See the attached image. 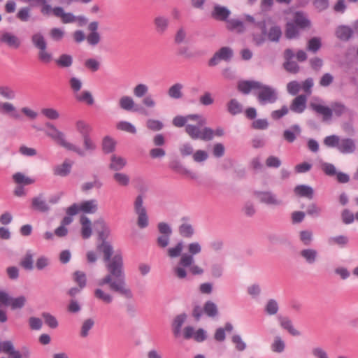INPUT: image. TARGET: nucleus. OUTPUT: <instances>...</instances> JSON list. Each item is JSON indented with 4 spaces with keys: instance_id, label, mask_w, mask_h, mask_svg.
Instances as JSON below:
<instances>
[{
    "instance_id": "f257e3e1",
    "label": "nucleus",
    "mask_w": 358,
    "mask_h": 358,
    "mask_svg": "<svg viewBox=\"0 0 358 358\" xmlns=\"http://www.w3.org/2000/svg\"><path fill=\"white\" fill-rule=\"evenodd\" d=\"M94 226L98 234V241H100L96 245V251L99 254L103 255V260L108 271V274L99 280L98 285H107L110 291L127 299H132V291L126 282L122 255L120 252H117L112 257L113 247L111 243L107 241L110 235L109 227L102 219L95 221Z\"/></svg>"
},
{
    "instance_id": "f03ea898",
    "label": "nucleus",
    "mask_w": 358,
    "mask_h": 358,
    "mask_svg": "<svg viewBox=\"0 0 358 358\" xmlns=\"http://www.w3.org/2000/svg\"><path fill=\"white\" fill-rule=\"evenodd\" d=\"M47 129H45V134L48 137L51 138L57 144L64 148L67 150L73 151L78 154L80 157L85 155V152L80 148L69 143L65 139V134L57 129V127L51 122H46L45 124Z\"/></svg>"
},
{
    "instance_id": "7ed1b4c3",
    "label": "nucleus",
    "mask_w": 358,
    "mask_h": 358,
    "mask_svg": "<svg viewBox=\"0 0 358 358\" xmlns=\"http://www.w3.org/2000/svg\"><path fill=\"white\" fill-rule=\"evenodd\" d=\"M310 108L317 113L322 115L324 122L330 120L333 113L336 116L340 117L346 110L345 105L339 102L333 103L331 108L316 103H310Z\"/></svg>"
},
{
    "instance_id": "20e7f679",
    "label": "nucleus",
    "mask_w": 358,
    "mask_h": 358,
    "mask_svg": "<svg viewBox=\"0 0 358 358\" xmlns=\"http://www.w3.org/2000/svg\"><path fill=\"white\" fill-rule=\"evenodd\" d=\"M31 41L38 50V59L44 64L50 63L52 60V54L47 50L48 44L43 35L41 32L35 33L31 36Z\"/></svg>"
},
{
    "instance_id": "39448f33",
    "label": "nucleus",
    "mask_w": 358,
    "mask_h": 358,
    "mask_svg": "<svg viewBox=\"0 0 358 358\" xmlns=\"http://www.w3.org/2000/svg\"><path fill=\"white\" fill-rule=\"evenodd\" d=\"M257 90L258 91L254 94L262 106L274 103L278 99L277 90L271 86L264 85L259 82V87Z\"/></svg>"
},
{
    "instance_id": "423d86ee",
    "label": "nucleus",
    "mask_w": 358,
    "mask_h": 358,
    "mask_svg": "<svg viewBox=\"0 0 358 358\" xmlns=\"http://www.w3.org/2000/svg\"><path fill=\"white\" fill-rule=\"evenodd\" d=\"M201 126L188 124L185 127V131L193 139H200L204 141H209L213 138L214 131L210 127H204L201 130Z\"/></svg>"
},
{
    "instance_id": "0eeeda50",
    "label": "nucleus",
    "mask_w": 358,
    "mask_h": 358,
    "mask_svg": "<svg viewBox=\"0 0 358 358\" xmlns=\"http://www.w3.org/2000/svg\"><path fill=\"white\" fill-rule=\"evenodd\" d=\"M143 203V196L141 194L138 195L134 201V210L138 215L137 224L141 229H144L148 226V217L146 209Z\"/></svg>"
},
{
    "instance_id": "6e6552de",
    "label": "nucleus",
    "mask_w": 358,
    "mask_h": 358,
    "mask_svg": "<svg viewBox=\"0 0 358 358\" xmlns=\"http://www.w3.org/2000/svg\"><path fill=\"white\" fill-rule=\"evenodd\" d=\"M201 247L197 242L191 243L188 245V254H183L180 259L179 265L183 267L191 266L194 262V255L200 253Z\"/></svg>"
},
{
    "instance_id": "1a4fd4ad",
    "label": "nucleus",
    "mask_w": 358,
    "mask_h": 358,
    "mask_svg": "<svg viewBox=\"0 0 358 358\" xmlns=\"http://www.w3.org/2000/svg\"><path fill=\"white\" fill-rule=\"evenodd\" d=\"M157 229L161 235L157 238V244L159 248H164L169 244L172 229L169 224L164 222L158 223Z\"/></svg>"
},
{
    "instance_id": "9d476101",
    "label": "nucleus",
    "mask_w": 358,
    "mask_h": 358,
    "mask_svg": "<svg viewBox=\"0 0 358 358\" xmlns=\"http://www.w3.org/2000/svg\"><path fill=\"white\" fill-rule=\"evenodd\" d=\"M233 57V50L229 47H222L209 59L208 65L214 66L221 60L229 61Z\"/></svg>"
},
{
    "instance_id": "9b49d317",
    "label": "nucleus",
    "mask_w": 358,
    "mask_h": 358,
    "mask_svg": "<svg viewBox=\"0 0 358 358\" xmlns=\"http://www.w3.org/2000/svg\"><path fill=\"white\" fill-rule=\"evenodd\" d=\"M0 43L12 49H18L21 45V41L14 34L3 31L0 32Z\"/></svg>"
},
{
    "instance_id": "f8f14e48",
    "label": "nucleus",
    "mask_w": 358,
    "mask_h": 358,
    "mask_svg": "<svg viewBox=\"0 0 358 358\" xmlns=\"http://www.w3.org/2000/svg\"><path fill=\"white\" fill-rule=\"evenodd\" d=\"M119 106L122 109L127 111L138 112L140 113L145 112L144 108L135 104L134 99L129 96H122L119 100Z\"/></svg>"
},
{
    "instance_id": "ddd939ff",
    "label": "nucleus",
    "mask_w": 358,
    "mask_h": 358,
    "mask_svg": "<svg viewBox=\"0 0 358 358\" xmlns=\"http://www.w3.org/2000/svg\"><path fill=\"white\" fill-rule=\"evenodd\" d=\"M31 208L40 213H48L50 207L46 202L43 194H39L37 196L32 198Z\"/></svg>"
},
{
    "instance_id": "4468645a",
    "label": "nucleus",
    "mask_w": 358,
    "mask_h": 358,
    "mask_svg": "<svg viewBox=\"0 0 358 358\" xmlns=\"http://www.w3.org/2000/svg\"><path fill=\"white\" fill-rule=\"evenodd\" d=\"M307 97L304 94L296 96L292 101L289 109L295 113H302L306 108Z\"/></svg>"
},
{
    "instance_id": "2eb2a0df",
    "label": "nucleus",
    "mask_w": 358,
    "mask_h": 358,
    "mask_svg": "<svg viewBox=\"0 0 358 358\" xmlns=\"http://www.w3.org/2000/svg\"><path fill=\"white\" fill-rule=\"evenodd\" d=\"M256 196L262 203L267 205H280L281 201L271 192H256Z\"/></svg>"
},
{
    "instance_id": "dca6fc26",
    "label": "nucleus",
    "mask_w": 358,
    "mask_h": 358,
    "mask_svg": "<svg viewBox=\"0 0 358 358\" xmlns=\"http://www.w3.org/2000/svg\"><path fill=\"white\" fill-rule=\"evenodd\" d=\"M355 32L353 27L351 28L346 25H340L336 29V36L343 41H348L352 37Z\"/></svg>"
},
{
    "instance_id": "f3484780",
    "label": "nucleus",
    "mask_w": 358,
    "mask_h": 358,
    "mask_svg": "<svg viewBox=\"0 0 358 358\" xmlns=\"http://www.w3.org/2000/svg\"><path fill=\"white\" fill-rule=\"evenodd\" d=\"M230 10L226 7L215 5L212 11V17L219 21H226L230 15Z\"/></svg>"
},
{
    "instance_id": "a211bd4d",
    "label": "nucleus",
    "mask_w": 358,
    "mask_h": 358,
    "mask_svg": "<svg viewBox=\"0 0 358 358\" xmlns=\"http://www.w3.org/2000/svg\"><path fill=\"white\" fill-rule=\"evenodd\" d=\"M356 149L354 140L350 138L340 140L338 150L343 154L352 153Z\"/></svg>"
},
{
    "instance_id": "6ab92c4d",
    "label": "nucleus",
    "mask_w": 358,
    "mask_h": 358,
    "mask_svg": "<svg viewBox=\"0 0 358 358\" xmlns=\"http://www.w3.org/2000/svg\"><path fill=\"white\" fill-rule=\"evenodd\" d=\"M301 129L298 124H294L289 129H286L283 132V138L288 143H293L297 136H299Z\"/></svg>"
},
{
    "instance_id": "aec40b11",
    "label": "nucleus",
    "mask_w": 358,
    "mask_h": 358,
    "mask_svg": "<svg viewBox=\"0 0 358 358\" xmlns=\"http://www.w3.org/2000/svg\"><path fill=\"white\" fill-rule=\"evenodd\" d=\"M259 82L255 80H244L238 84V90L244 94H248L252 90H257Z\"/></svg>"
},
{
    "instance_id": "412c9836",
    "label": "nucleus",
    "mask_w": 358,
    "mask_h": 358,
    "mask_svg": "<svg viewBox=\"0 0 358 358\" xmlns=\"http://www.w3.org/2000/svg\"><path fill=\"white\" fill-rule=\"evenodd\" d=\"M55 17H60L64 24L72 23L76 21V16L71 13H65L63 8L56 6Z\"/></svg>"
},
{
    "instance_id": "4be33fe9",
    "label": "nucleus",
    "mask_w": 358,
    "mask_h": 358,
    "mask_svg": "<svg viewBox=\"0 0 358 358\" xmlns=\"http://www.w3.org/2000/svg\"><path fill=\"white\" fill-rule=\"evenodd\" d=\"M0 113L2 114H9L15 119H20L21 117L15 107L9 102H0Z\"/></svg>"
},
{
    "instance_id": "5701e85b",
    "label": "nucleus",
    "mask_w": 358,
    "mask_h": 358,
    "mask_svg": "<svg viewBox=\"0 0 358 358\" xmlns=\"http://www.w3.org/2000/svg\"><path fill=\"white\" fill-rule=\"evenodd\" d=\"M127 160L116 155H113L110 157V163L109 164V169L115 171H119L126 166Z\"/></svg>"
},
{
    "instance_id": "b1692460",
    "label": "nucleus",
    "mask_w": 358,
    "mask_h": 358,
    "mask_svg": "<svg viewBox=\"0 0 358 358\" xmlns=\"http://www.w3.org/2000/svg\"><path fill=\"white\" fill-rule=\"evenodd\" d=\"M71 167L72 164L65 160L62 164L54 167L53 173L55 176L65 177L70 173Z\"/></svg>"
},
{
    "instance_id": "393cba45",
    "label": "nucleus",
    "mask_w": 358,
    "mask_h": 358,
    "mask_svg": "<svg viewBox=\"0 0 358 358\" xmlns=\"http://www.w3.org/2000/svg\"><path fill=\"white\" fill-rule=\"evenodd\" d=\"M294 193L301 197H306L309 199L313 197V189L311 187L306 185H299L295 187Z\"/></svg>"
},
{
    "instance_id": "a878e982",
    "label": "nucleus",
    "mask_w": 358,
    "mask_h": 358,
    "mask_svg": "<svg viewBox=\"0 0 358 358\" xmlns=\"http://www.w3.org/2000/svg\"><path fill=\"white\" fill-rule=\"evenodd\" d=\"M187 319V315L182 313L178 315L172 323L173 332L175 336H178L181 332V327Z\"/></svg>"
},
{
    "instance_id": "bb28decb",
    "label": "nucleus",
    "mask_w": 358,
    "mask_h": 358,
    "mask_svg": "<svg viewBox=\"0 0 358 358\" xmlns=\"http://www.w3.org/2000/svg\"><path fill=\"white\" fill-rule=\"evenodd\" d=\"M183 85L176 83L172 85L167 91L168 96L173 99H180L182 97Z\"/></svg>"
},
{
    "instance_id": "cd10ccee",
    "label": "nucleus",
    "mask_w": 358,
    "mask_h": 358,
    "mask_svg": "<svg viewBox=\"0 0 358 358\" xmlns=\"http://www.w3.org/2000/svg\"><path fill=\"white\" fill-rule=\"evenodd\" d=\"M300 29H306L310 26V21L305 16L302 12H296L294 15V22Z\"/></svg>"
},
{
    "instance_id": "c85d7f7f",
    "label": "nucleus",
    "mask_w": 358,
    "mask_h": 358,
    "mask_svg": "<svg viewBox=\"0 0 358 358\" xmlns=\"http://www.w3.org/2000/svg\"><path fill=\"white\" fill-rule=\"evenodd\" d=\"M154 24L155 25L157 32L162 34L166 31L169 27V19L166 17L158 16L155 18Z\"/></svg>"
},
{
    "instance_id": "c756f323",
    "label": "nucleus",
    "mask_w": 358,
    "mask_h": 358,
    "mask_svg": "<svg viewBox=\"0 0 358 358\" xmlns=\"http://www.w3.org/2000/svg\"><path fill=\"white\" fill-rule=\"evenodd\" d=\"M81 235L84 239L89 238L92 235L91 221L86 216H81Z\"/></svg>"
},
{
    "instance_id": "7c9ffc66",
    "label": "nucleus",
    "mask_w": 358,
    "mask_h": 358,
    "mask_svg": "<svg viewBox=\"0 0 358 358\" xmlns=\"http://www.w3.org/2000/svg\"><path fill=\"white\" fill-rule=\"evenodd\" d=\"M80 209L85 213H94L98 209L97 201L95 199L85 201L80 204Z\"/></svg>"
},
{
    "instance_id": "2f4dec72",
    "label": "nucleus",
    "mask_w": 358,
    "mask_h": 358,
    "mask_svg": "<svg viewBox=\"0 0 358 358\" xmlns=\"http://www.w3.org/2000/svg\"><path fill=\"white\" fill-rule=\"evenodd\" d=\"M34 255L31 250H28L22 258L20 265L25 270L31 271L34 269Z\"/></svg>"
},
{
    "instance_id": "473e14b6",
    "label": "nucleus",
    "mask_w": 358,
    "mask_h": 358,
    "mask_svg": "<svg viewBox=\"0 0 358 358\" xmlns=\"http://www.w3.org/2000/svg\"><path fill=\"white\" fill-rule=\"evenodd\" d=\"M300 255L306 260L308 264H313L317 259V252L315 249H303L300 252Z\"/></svg>"
},
{
    "instance_id": "72a5a7b5",
    "label": "nucleus",
    "mask_w": 358,
    "mask_h": 358,
    "mask_svg": "<svg viewBox=\"0 0 358 358\" xmlns=\"http://www.w3.org/2000/svg\"><path fill=\"white\" fill-rule=\"evenodd\" d=\"M103 186V182L97 175H93V181L87 182L82 185L81 190L87 192L93 188L100 189Z\"/></svg>"
},
{
    "instance_id": "f704fd0d",
    "label": "nucleus",
    "mask_w": 358,
    "mask_h": 358,
    "mask_svg": "<svg viewBox=\"0 0 358 358\" xmlns=\"http://www.w3.org/2000/svg\"><path fill=\"white\" fill-rule=\"evenodd\" d=\"M116 142L111 137L106 136L102 140V150L105 154L112 153L115 149Z\"/></svg>"
},
{
    "instance_id": "c9c22d12",
    "label": "nucleus",
    "mask_w": 358,
    "mask_h": 358,
    "mask_svg": "<svg viewBox=\"0 0 358 358\" xmlns=\"http://www.w3.org/2000/svg\"><path fill=\"white\" fill-rule=\"evenodd\" d=\"M278 318L280 322V326L283 329L287 330L289 334H291L293 336L299 335V332L294 328L292 321L288 317L278 316Z\"/></svg>"
},
{
    "instance_id": "e433bc0d",
    "label": "nucleus",
    "mask_w": 358,
    "mask_h": 358,
    "mask_svg": "<svg viewBox=\"0 0 358 358\" xmlns=\"http://www.w3.org/2000/svg\"><path fill=\"white\" fill-rule=\"evenodd\" d=\"M76 128L82 137L90 135L92 130V127L83 120L77 121L76 123Z\"/></svg>"
},
{
    "instance_id": "4c0bfd02",
    "label": "nucleus",
    "mask_w": 358,
    "mask_h": 358,
    "mask_svg": "<svg viewBox=\"0 0 358 358\" xmlns=\"http://www.w3.org/2000/svg\"><path fill=\"white\" fill-rule=\"evenodd\" d=\"M36 2L41 5L40 11L43 16L49 17L51 14L55 16L56 7L52 8L48 0H36Z\"/></svg>"
},
{
    "instance_id": "58836bf2",
    "label": "nucleus",
    "mask_w": 358,
    "mask_h": 358,
    "mask_svg": "<svg viewBox=\"0 0 358 358\" xmlns=\"http://www.w3.org/2000/svg\"><path fill=\"white\" fill-rule=\"evenodd\" d=\"M73 280L78 287L84 289L87 285L86 274L81 271H76L72 275Z\"/></svg>"
},
{
    "instance_id": "ea45409f",
    "label": "nucleus",
    "mask_w": 358,
    "mask_h": 358,
    "mask_svg": "<svg viewBox=\"0 0 358 358\" xmlns=\"http://www.w3.org/2000/svg\"><path fill=\"white\" fill-rule=\"evenodd\" d=\"M26 301V297L24 296H20L17 298L10 296L8 306H10L12 310L21 309L24 306Z\"/></svg>"
},
{
    "instance_id": "a19ab883",
    "label": "nucleus",
    "mask_w": 358,
    "mask_h": 358,
    "mask_svg": "<svg viewBox=\"0 0 358 358\" xmlns=\"http://www.w3.org/2000/svg\"><path fill=\"white\" fill-rule=\"evenodd\" d=\"M179 234L181 236L190 238L194 234V229L191 224L182 223L178 228Z\"/></svg>"
},
{
    "instance_id": "79ce46f5",
    "label": "nucleus",
    "mask_w": 358,
    "mask_h": 358,
    "mask_svg": "<svg viewBox=\"0 0 358 358\" xmlns=\"http://www.w3.org/2000/svg\"><path fill=\"white\" fill-rule=\"evenodd\" d=\"M13 179L15 183L20 185H29L35 182L34 179L25 176L21 172H17L13 174Z\"/></svg>"
},
{
    "instance_id": "37998d69",
    "label": "nucleus",
    "mask_w": 358,
    "mask_h": 358,
    "mask_svg": "<svg viewBox=\"0 0 358 358\" xmlns=\"http://www.w3.org/2000/svg\"><path fill=\"white\" fill-rule=\"evenodd\" d=\"M242 110V105L236 99H231L227 103V110L233 115L241 113Z\"/></svg>"
},
{
    "instance_id": "c03bdc74",
    "label": "nucleus",
    "mask_w": 358,
    "mask_h": 358,
    "mask_svg": "<svg viewBox=\"0 0 358 358\" xmlns=\"http://www.w3.org/2000/svg\"><path fill=\"white\" fill-rule=\"evenodd\" d=\"M203 313L210 317H214L218 314L216 304L211 301H208L203 306Z\"/></svg>"
},
{
    "instance_id": "a18cd8bd",
    "label": "nucleus",
    "mask_w": 358,
    "mask_h": 358,
    "mask_svg": "<svg viewBox=\"0 0 358 358\" xmlns=\"http://www.w3.org/2000/svg\"><path fill=\"white\" fill-rule=\"evenodd\" d=\"M298 27L294 22H287L285 29L286 38L288 39L296 38L299 34Z\"/></svg>"
},
{
    "instance_id": "49530a36",
    "label": "nucleus",
    "mask_w": 358,
    "mask_h": 358,
    "mask_svg": "<svg viewBox=\"0 0 358 358\" xmlns=\"http://www.w3.org/2000/svg\"><path fill=\"white\" fill-rule=\"evenodd\" d=\"M56 64L62 68H69L73 64V57L70 55L62 54L56 60Z\"/></svg>"
},
{
    "instance_id": "de8ad7c7",
    "label": "nucleus",
    "mask_w": 358,
    "mask_h": 358,
    "mask_svg": "<svg viewBox=\"0 0 358 358\" xmlns=\"http://www.w3.org/2000/svg\"><path fill=\"white\" fill-rule=\"evenodd\" d=\"M94 295L95 298L102 301L105 303H110L113 300V296L110 294L103 292L100 288H97L94 290Z\"/></svg>"
},
{
    "instance_id": "09e8293b",
    "label": "nucleus",
    "mask_w": 358,
    "mask_h": 358,
    "mask_svg": "<svg viewBox=\"0 0 358 358\" xmlns=\"http://www.w3.org/2000/svg\"><path fill=\"white\" fill-rule=\"evenodd\" d=\"M322 47V41L320 37H313L307 44V50L314 53L317 52Z\"/></svg>"
},
{
    "instance_id": "8fccbe9b",
    "label": "nucleus",
    "mask_w": 358,
    "mask_h": 358,
    "mask_svg": "<svg viewBox=\"0 0 358 358\" xmlns=\"http://www.w3.org/2000/svg\"><path fill=\"white\" fill-rule=\"evenodd\" d=\"M282 36V31L279 26H273L268 32V38L273 42H278Z\"/></svg>"
},
{
    "instance_id": "3c124183",
    "label": "nucleus",
    "mask_w": 358,
    "mask_h": 358,
    "mask_svg": "<svg viewBox=\"0 0 358 358\" xmlns=\"http://www.w3.org/2000/svg\"><path fill=\"white\" fill-rule=\"evenodd\" d=\"M15 352L14 345L10 341H0V353L4 352L10 355V358L13 357V352Z\"/></svg>"
},
{
    "instance_id": "603ef678",
    "label": "nucleus",
    "mask_w": 358,
    "mask_h": 358,
    "mask_svg": "<svg viewBox=\"0 0 358 358\" xmlns=\"http://www.w3.org/2000/svg\"><path fill=\"white\" fill-rule=\"evenodd\" d=\"M148 90L149 88L147 85L143 83H139L134 87L133 90V93L136 97L143 98L146 95V94L148 92Z\"/></svg>"
},
{
    "instance_id": "864d4df0",
    "label": "nucleus",
    "mask_w": 358,
    "mask_h": 358,
    "mask_svg": "<svg viewBox=\"0 0 358 358\" xmlns=\"http://www.w3.org/2000/svg\"><path fill=\"white\" fill-rule=\"evenodd\" d=\"M117 129L130 134H135L136 133V127L127 121H120L117 124Z\"/></svg>"
},
{
    "instance_id": "5fc2aeb1",
    "label": "nucleus",
    "mask_w": 358,
    "mask_h": 358,
    "mask_svg": "<svg viewBox=\"0 0 358 358\" xmlns=\"http://www.w3.org/2000/svg\"><path fill=\"white\" fill-rule=\"evenodd\" d=\"M42 317L44 319L45 324L52 329H56L58 327V322L55 316L49 313H43Z\"/></svg>"
},
{
    "instance_id": "6e6d98bb",
    "label": "nucleus",
    "mask_w": 358,
    "mask_h": 358,
    "mask_svg": "<svg viewBox=\"0 0 358 358\" xmlns=\"http://www.w3.org/2000/svg\"><path fill=\"white\" fill-rule=\"evenodd\" d=\"M94 321L92 318L85 320L81 327L80 336L85 338L88 336L90 330L93 327Z\"/></svg>"
},
{
    "instance_id": "4d7b16f0",
    "label": "nucleus",
    "mask_w": 358,
    "mask_h": 358,
    "mask_svg": "<svg viewBox=\"0 0 358 358\" xmlns=\"http://www.w3.org/2000/svg\"><path fill=\"white\" fill-rule=\"evenodd\" d=\"M113 179L118 185L124 187L127 186L130 182L129 176L123 173H115Z\"/></svg>"
},
{
    "instance_id": "13d9d810",
    "label": "nucleus",
    "mask_w": 358,
    "mask_h": 358,
    "mask_svg": "<svg viewBox=\"0 0 358 358\" xmlns=\"http://www.w3.org/2000/svg\"><path fill=\"white\" fill-rule=\"evenodd\" d=\"M77 101L80 102H85L88 105H92L94 102V98L89 91H83L81 94L76 96Z\"/></svg>"
},
{
    "instance_id": "bf43d9fd",
    "label": "nucleus",
    "mask_w": 358,
    "mask_h": 358,
    "mask_svg": "<svg viewBox=\"0 0 358 358\" xmlns=\"http://www.w3.org/2000/svg\"><path fill=\"white\" fill-rule=\"evenodd\" d=\"M0 95L6 99H13L15 97V92L8 85L0 86Z\"/></svg>"
},
{
    "instance_id": "052dcab7",
    "label": "nucleus",
    "mask_w": 358,
    "mask_h": 358,
    "mask_svg": "<svg viewBox=\"0 0 358 358\" xmlns=\"http://www.w3.org/2000/svg\"><path fill=\"white\" fill-rule=\"evenodd\" d=\"M31 17V9L29 7L21 8L17 13L16 17L22 22H27L29 20Z\"/></svg>"
},
{
    "instance_id": "680f3d73",
    "label": "nucleus",
    "mask_w": 358,
    "mask_h": 358,
    "mask_svg": "<svg viewBox=\"0 0 358 358\" xmlns=\"http://www.w3.org/2000/svg\"><path fill=\"white\" fill-rule=\"evenodd\" d=\"M278 309V304L275 299H269L265 306V312L270 315L276 314Z\"/></svg>"
},
{
    "instance_id": "e2e57ef3",
    "label": "nucleus",
    "mask_w": 358,
    "mask_h": 358,
    "mask_svg": "<svg viewBox=\"0 0 358 358\" xmlns=\"http://www.w3.org/2000/svg\"><path fill=\"white\" fill-rule=\"evenodd\" d=\"M340 138L336 135H331L324 138V144L330 148H336L338 149L340 142Z\"/></svg>"
},
{
    "instance_id": "0e129e2a",
    "label": "nucleus",
    "mask_w": 358,
    "mask_h": 358,
    "mask_svg": "<svg viewBox=\"0 0 358 358\" xmlns=\"http://www.w3.org/2000/svg\"><path fill=\"white\" fill-rule=\"evenodd\" d=\"M83 146L85 151L93 152L96 150V143L93 141L90 135L83 136Z\"/></svg>"
},
{
    "instance_id": "69168bd1",
    "label": "nucleus",
    "mask_w": 358,
    "mask_h": 358,
    "mask_svg": "<svg viewBox=\"0 0 358 358\" xmlns=\"http://www.w3.org/2000/svg\"><path fill=\"white\" fill-rule=\"evenodd\" d=\"M322 213V208L319 207L317 204L312 203H310L306 209V213L311 217H317L320 215Z\"/></svg>"
},
{
    "instance_id": "338daca9",
    "label": "nucleus",
    "mask_w": 358,
    "mask_h": 358,
    "mask_svg": "<svg viewBox=\"0 0 358 358\" xmlns=\"http://www.w3.org/2000/svg\"><path fill=\"white\" fill-rule=\"evenodd\" d=\"M84 65L86 69L92 72L97 71L100 68V62L94 58L86 59Z\"/></svg>"
},
{
    "instance_id": "774afa93",
    "label": "nucleus",
    "mask_w": 358,
    "mask_h": 358,
    "mask_svg": "<svg viewBox=\"0 0 358 358\" xmlns=\"http://www.w3.org/2000/svg\"><path fill=\"white\" fill-rule=\"evenodd\" d=\"M41 113L51 120H57L59 117V112L54 108H43Z\"/></svg>"
}]
</instances>
